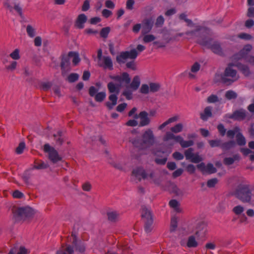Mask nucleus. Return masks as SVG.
Segmentation results:
<instances>
[{
  "label": "nucleus",
  "mask_w": 254,
  "mask_h": 254,
  "mask_svg": "<svg viewBox=\"0 0 254 254\" xmlns=\"http://www.w3.org/2000/svg\"><path fill=\"white\" fill-rule=\"evenodd\" d=\"M143 41L145 43H148L151 42L153 41L156 37L152 34H145L143 35Z\"/></svg>",
  "instance_id": "49"
},
{
  "label": "nucleus",
  "mask_w": 254,
  "mask_h": 254,
  "mask_svg": "<svg viewBox=\"0 0 254 254\" xmlns=\"http://www.w3.org/2000/svg\"><path fill=\"white\" fill-rule=\"evenodd\" d=\"M53 137L57 145L61 146L64 141L63 133L61 130H59L57 134H54Z\"/></svg>",
  "instance_id": "25"
},
{
  "label": "nucleus",
  "mask_w": 254,
  "mask_h": 254,
  "mask_svg": "<svg viewBox=\"0 0 254 254\" xmlns=\"http://www.w3.org/2000/svg\"><path fill=\"white\" fill-rule=\"evenodd\" d=\"M160 85L156 83H150L149 84V89L151 92H156L160 89Z\"/></svg>",
  "instance_id": "54"
},
{
  "label": "nucleus",
  "mask_w": 254,
  "mask_h": 254,
  "mask_svg": "<svg viewBox=\"0 0 254 254\" xmlns=\"http://www.w3.org/2000/svg\"><path fill=\"white\" fill-rule=\"evenodd\" d=\"M210 29L201 26H196V29L194 30L189 31L186 32L187 35H194L197 32H201V33H204L208 34L209 32Z\"/></svg>",
  "instance_id": "22"
},
{
  "label": "nucleus",
  "mask_w": 254,
  "mask_h": 254,
  "mask_svg": "<svg viewBox=\"0 0 254 254\" xmlns=\"http://www.w3.org/2000/svg\"><path fill=\"white\" fill-rule=\"evenodd\" d=\"M149 87L147 84H144L141 85L140 92L142 94H146L149 93Z\"/></svg>",
  "instance_id": "63"
},
{
  "label": "nucleus",
  "mask_w": 254,
  "mask_h": 254,
  "mask_svg": "<svg viewBox=\"0 0 254 254\" xmlns=\"http://www.w3.org/2000/svg\"><path fill=\"white\" fill-rule=\"evenodd\" d=\"M69 57H73L72 63L75 65L77 64L80 61V58L78 53L74 52H69L68 53Z\"/></svg>",
  "instance_id": "41"
},
{
  "label": "nucleus",
  "mask_w": 254,
  "mask_h": 254,
  "mask_svg": "<svg viewBox=\"0 0 254 254\" xmlns=\"http://www.w3.org/2000/svg\"><path fill=\"white\" fill-rule=\"evenodd\" d=\"M3 3L4 7L10 12L13 13L14 9L21 18L23 17L22 8L18 3H15L13 6L10 0H4Z\"/></svg>",
  "instance_id": "16"
},
{
  "label": "nucleus",
  "mask_w": 254,
  "mask_h": 254,
  "mask_svg": "<svg viewBox=\"0 0 254 254\" xmlns=\"http://www.w3.org/2000/svg\"><path fill=\"white\" fill-rule=\"evenodd\" d=\"M110 78L117 83V85L121 87L124 85L125 86L129 84L131 81V79L128 73L124 72L121 75H110Z\"/></svg>",
  "instance_id": "11"
},
{
  "label": "nucleus",
  "mask_w": 254,
  "mask_h": 254,
  "mask_svg": "<svg viewBox=\"0 0 254 254\" xmlns=\"http://www.w3.org/2000/svg\"><path fill=\"white\" fill-rule=\"evenodd\" d=\"M110 31V28L106 27L101 29L100 31V36L104 38H106Z\"/></svg>",
  "instance_id": "55"
},
{
  "label": "nucleus",
  "mask_w": 254,
  "mask_h": 254,
  "mask_svg": "<svg viewBox=\"0 0 254 254\" xmlns=\"http://www.w3.org/2000/svg\"><path fill=\"white\" fill-rule=\"evenodd\" d=\"M178 226V220L177 218L175 216L173 217L171 220L170 224V232H172L176 230Z\"/></svg>",
  "instance_id": "42"
},
{
  "label": "nucleus",
  "mask_w": 254,
  "mask_h": 254,
  "mask_svg": "<svg viewBox=\"0 0 254 254\" xmlns=\"http://www.w3.org/2000/svg\"><path fill=\"white\" fill-rule=\"evenodd\" d=\"M164 22V18L162 15H160L157 17L156 20L155 22V26L157 27H161Z\"/></svg>",
  "instance_id": "58"
},
{
  "label": "nucleus",
  "mask_w": 254,
  "mask_h": 254,
  "mask_svg": "<svg viewBox=\"0 0 254 254\" xmlns=\"http://www.w3.org/2000/svg\"><path fill=\"white\" fill-rule=\"evenodd\" d=\"M229 118L238 121L245 120L249 121L253 118V116L246 110L241 108L235 111L232 114L229 116Z\"/></svg>",
  "instance_id": "10"
},
{
  "label": "nucleus",
  "mask_w": 254,
  "mask_h": 254,
  "mask_svg": "<svg viewBox=\"0 0 254 254\" xmlns=\"http://www.w3.org/2000/svg\"><path fill=\"white\" fill-rule=\"evenodd\" d=\"M238 37L242 39H245L247 40H251L252 39V36L249 34L245 33H242L238 35Z\"/></svg>",
  "instance_id": "62"
},
{
  "label": "nucleus",
  "mask_w": 254,
  "mask_h": 254,
  "mask_svg": "<svg viewBox=\"0 0 254 254\" xmlns=\"http://www.w3.org/2000/svg\"><path fill=\"white\" fill-rule=\"evenodd\" d=\"M169 205L171 207L173 208L176 211L178 212L181 211V209L179 207V203L177 200L175 199L171 200L169 202Z\"/></svg>",
  "instance_id": "47"
},
{
  "label": "nucleus",
  "mask_w": 254,
  "mask_h": 254,
  "mask_svg": "<svg viewBox=\"0 0 254 254\" xmlns=\"http://www.w3.org/2000/svg\"><path fill=\"white\" fill-rule=\"evenodd\" d=\"M97 58L98 60V65L100 67L110 70L113 69V63L111 58L109 56H102V49L98 50Z\"/></svg>",
  "instance_id": "8"
},
{
  "label": "nucleus",
  "mask_w": 254,
  "mask_h": 254,
  "mask_svg": "<svg viewBox=\"0 0 254 254\" xmlns=\"http://www.w3.org/2000/svg\"><path fill=\"white\" fill-rule=\"evenodd\" d=\"M31 176V174L30 172V171H25L22 176V179L26 183H28V180Z\"/></svg>",
  "instance_id": "61"
},
{
  "label": "nucleus",
  "mask_w": 254,
  "mask_h": 254,
  "mask_svg": "<svg viewBox=\"0 0 254 254\" xmlns=\"http://www.w3.org/2000/svg\"><path fill=\"white\" fill-rule=\"evenodd\" d=\"M87 21V17L84 14H80L77 18L75 26L79 29H82L84 27V23Z\"/></svg>",
  "instance_id": "23"
},
{
  "label": "nucleus",
  "mask_w": 254,
  "mask_h": 254,
  "mask_svg": "<svg viewBox=\"0 0 254 254\" xmlns=\"http://www.w3.org/2000/svg\"><path fill=\"white\" fill-rule=\"evenodd\" d=\"M79 75L77 73H72L68 76L67 80L69 82L72 83L77 81Z\"/></svg>",
  "instance_id": "53"
},
{
  "label": "nucleus",
  "mask_w": 254,
  "mask_h": 254,
  "mask_svg": "<svg viewBox=\"0 0 254 254\" xmlns=\"http://www.w3.org/2000/svg\"><path fill=\"white\" fill-rule=\"evenodd\" d=\"M212 107L210 106L206 107L204 110L203 113L200 114V118L203 121H206L208 118L211 117L212 114Z\"/></svg>",
  "instance_id": "28"
},
{
  "label": "nucleus",
  "mask_w": 254,
  "mask_h": 254,
  "mask_svg": "<svg viewBox=\"0 0 254 254\" xmlns=\"http://www.w3.org/2000/svg\"><path fill=\"white\" fill-rule=\"evenodd\" d=\"M218 180L217 178H213L208 180L207 186L208 188H213L218 183Z\"/></svg>",
  "instance_id": "57"
},
{
  "label": "nucleus",
  "mask_w": 254,
  "mask_h": 254,
  "mask_svg": "<svg viewBox=\"0 0 254 254\" xmlns=\"http://www.w3.org/2000/svg\"><path fill=\"white\" fill-rule=\"evenodd\" d=\"M144 222L145 231L147 233H150L153 229V219H150L149 220H145Z\"/></svg>",
  "instance_id": "33"
},
{
  "label": "nucleus",
  "mask_w": 254,
  "mask_h": 254,
  "mask_svg": "<svg viewBox=\"0 0 254 254\" xmlns=\"http://www.w3.org/2000/svg\"><path fill=\"white\" fill-rule=\"evenodd\" d=\"M25 147V143L23 142H20L19 144L18 147L16 148V150H15L16 152L18 154H21L23 152Z\"/></svg>",
  "instance_id": "60"
},
{
  "label": "nucleus",
  "mask_w": 254,
  "mask_h": 254,
  "mask_svg": "<svg viewBox=\"0 0 254 254\" xmlns=\"http://www.w3.org/2000/svg\"><path fill=\"white\" fill-rule=\"evenodd\" d=\"M241 129L239 127H235L233 129L228 130L226 132L227 136L230 138H233L235 134L238 133Z\"/></svg>",
  "instance_id": "36"
},
{
  "label": "nucleus",
  "mask_w": 254,
  "mask_h": 254,
  "mask_svg": "<svg viewBox=\"0 0 254 254\" xmlns=\"http://www.w3.org/2000/svg\"><path fill=\"white\" fill-rule=\"evenodd\" d=\"M180 139H181L180 135H175L172 131H167L163 138L164 141H168L170 140H174L177 142H179Z\"/></svg>",
  "instance_id": "21"
},
{
  "label": "nucleus",
  "mask_w": 254,
  "mask_h": 254,
  "mask_svg": "<svg viewBox=\"0 0 254 254\" xmlns=\"http://www.w3.org/2000/svg\"><path fill=\"white\" fill-rule=\"evenodd\" d=\"M69 57L68 55H64L62 56L61 63V67L62 70V75L64 76L68 71V67L69 65Z\"/></svg>",
  "instance_id": "19"
},
{
  "label": "nucleus",
  "mask_w": 254,
  "mask_h": 254,
  "mask_svg": "<svg viewBox=\"0 0 254 254\" xmlns=\"http://www.w3.org/2000/svg\"><path fill=\"white\" fill-rule=\"evenodd\" d=\"M239 68L245 76H248L250 75V71L248 66L244 64H240L239 65Z\"/></svg>",
  "instance_id": "50"
},
{
  "label": "nucleus",
  "mask_w": 254,
  "mask_h": 254,
  "mask_svg": "<svg viewBox=\"0 0 254 254\" xmlns=\"http://www.w3.org/2000/svg\"><path fill=\"white\" fill-rule=\"evenodd\" d=\"M140 84V79L138 75H135L133 77L131 82H130L129 84L127 85V87H128L132 91H136L139 87Z\"/></svg>",
  "instance_id": "20"
},
{
  "label": "nucleus",
  "mask_w": 254,
  "mask_h": 254,
  "mask_svg": "<svg viewBox=\"0 0 254 254\" xmlns=\"http://www.w3.org/2000/svg\"><path fill=\"white\" fill-rule=\"evenodd\" d=\"M197 42L200 45L210 49L215 54L220 56H222L224 54L221 44L217 41H213L210 37L200 36L198 38Z\"/></svg>",
  "instance_id": "5"
},
{
  "label": "nucleus",
  "mask_w": 254,
  "mask_h": 254,
  "mask_svg": "<svg viewBox=\"0 0 254 254\" xmlns=\"http://www.w3.org/2000/svg\"><path fill=\"white\" fill-rule=\"evenodd\" d=\"M252 49V46L251 45H246L238 54L234 56V59L237 60L244 59L246 60L249 56V53L251 51Z\"/></svg>",
  "instance_id": "18"
},
{
  "label": "nucleus",
  "mask_w": 254,
  "mask_h": 254,
  "mask_svg": "<svg viewBox=\"0 0 254 254\" xmlns=\"http://www.w3.org/2000/svg\"><path fill=\"white\" fill-rule=\"evenodd\" d=\"M197 242L196 241L195 237L191 236L189 237L187 246L189 248H195L197 246Z\"/></svg>",
  "instance_id": "39"
},
{
  "label": "nucleus",
  "mask_w": 254,
  "mask_h": 254,
  "mask_svg": "<svg viewBox=\"0 0 254 254\" xmlns=\"http://www.w3.org/2000/svg\"><path fill=\"white\" fill-rule=\"evenodd\" d=\"M107 215L108 220L114 222L118 221L120 216V214L116 211L108 212H107Z\"/></svg>",
  "instance_id": "32"
},
{
  "label": "nucleus",
  "mask_w": 254,
  "mask_h": 254,
  "mask_svg": "<svg viewBox=\"0 0 254 254\" xmlns=\"http://www.w3.org/2000/svg\"><path fill=\"white\" fill-rule=\"evenodd\" d=\"M193 151V149L191 147L186 150L184 152L186 159L190 160L192 163H198L202 160V158L198 153H194Z\"/></svg>",
  "instance_id": "13"
},
{
  "label": "nucleus",
  "mask_w": 254,
  "mask_h": 254,
  "mask_svg": "<svg viewBox=\"0 0 254 254\" xmlns=\"http://www.w3.org/2000/svg\"><path fill=\"white\" fill-rule=\"evenodd\" d=\"M208 142L211 147H220L221 148L222 142L221 139L210 140Z\"/></svg>",
  "instance_id": "44"
},
{
  "label": "nucleus",
  "mask_w": 254,
  "mask_h": 254,
  "mask_svg": "<svg viewBox=\"0 0 254 254\" xmlns=\"http://www.w3.org/2000/svg\"><path fill=\"white\" fill-rule=\"evenodd\" d=\"M43 150L48 154V158L54 164L61 161L62 158L59 155L58 151L55 148L52 147L49 144L46 143L43 146Z\"/></svg>",
  "instance_id": "9"
},
{
  "label": "nucleus",
  "mask_w": 254,
  "mask_h": 254,
  "mask_svg": "<svg viewBox=\"0 0 254 254\" xmlns=\"http://www.w3.org/2000/svg\"><path fill=\"white\" fill-rule=\"evenodd\" d=\"M172 156H173V157L177 160H182L184 157V156L183 154H182V153H181L180 152H178V151L175 152L173 154Z\"/></svg>",
  "instance_id": "64"
},
{
  "label": "nucleus",
  "mask_w": 254,
  "mask_h": 254,
  "mask_svg": "<svg viewBox=\"0 0 254 254\" xmlns=\"http://www.w3.org/2000/svg\"><path fill=\"white\" fill-rule=\"evenodd\" d=\"M244 207L241 205H238L234 207L232 212L236 215H240L244 211Z\"/></svg>",
  "instance_id": "40"
},
{
  "label": "nucleus",
  "mask_w": 254,
  "mask_h": 254,
  "mask_svg": "<svg viewBox=\"0 0 254 254\" xmlns=\"http://www.w3.org/2000/svg\"><path fill=\"white\" fill-rule=\"evenodd\" d=\"M240 160V156L239 154H235L233 157H226L224 159V163L226 165H230L233 164L235 161H239Z\"/></svg>",
  "instance_id": "31"
},
{
  "label": "nucleus",
  "mask_w": 254,
  "mask_h": 254,
  "mask_svg": "<svg viewBox=\"0 0 254 254\" xmlns=\"http://www.w3.org/2000/svg\"><path fill=\"white\" fill-rule=\"evenodd\" d=\"M178 143H180L181 147L183 148L189 147L190 146H192L194 144V142L193 140H190L188 141H185L184 140L182 136H181V139H180Z\"/></svg>",
  "instance_id": "35"
},
{
  "label": "nucleus",
  "mask_w": 254,
  "mask_h": 254,
  "mask_svg": "<svg viewBox=\"0 0 254 254\" xmlns=\"http://www.w3.org/2000/svg\"><path fill=\"white\" fill-rule=\"evenodd\" d=\"M218 101V96L216 95L212 94L207 98V102L209 103H213Z\"/></svg>",
  "instance_id": "59"
},
{
  "label": "nucleus",
  "mask_w": 254,
  "mask_h": 254,
  "mask_svg": "<svg viewBox=\"0 0 254 254\" xmlns=\"http://www.w3.org/2000/svg\"><path fill=\"white\" fill-rule=\"evenodd\" d=\"M183 125L181 123H179L176 125L175 126L171 127V131L175 133H177L181 132L183 130Z\"/></svg>",
  "instance_id": "46"
},
{
  "label": "nucleus",
  "mask_w": 254,
  "mask_h": 254,
  "mask_svg": "<svg viewBox=\"0 0 254 254\" xmlns=\"http://www.w3.org/2000/svg\"><path fill=\"white\" fill-rule=\"evenodd\" d=\"M98 89L94 86H91L89 89V94L91 97H94L96 102H102L106 98V94L105 92L97 93Z\"/></svg>",
  "instance_id": "15"
},
{
  "label": "nucleus",
  "mask_w": 254,
  "mask_h": 254,
  "mask_svg": "<svg viewBox=\"0 0 254 254\" xmlns=\"http://www.w3.org/2000/svg\"><path fill=\"white\" fill-rule=\"evenodd\" d=\"M26 32L30 37L33 38L35 36V29L31 25L27 26Z\"/></svg>",
  "instance_id": "52"
},
{
  "label": "nucleus",
  "mask_w": 254,
  "mask_h": 254,
  "mask_svg": "<svg viewBox=\"0 0 254 254\" xmlns=\"http://www.w3.org/2000/svg\"><path fill=\"white\" fill-rule=\"evenodd\" d=\"M239 78L237 71L232 68V64H229L221 75L222 82L227 85H231Z\"/></svg>",
  "instance_id": "7"
},
{
  "label": "nucleus",
  "mask_w": 254,
  "mask_h": 254,
  "mask_svg": "<svg viewBox=\"0 0 254 254\" xmlns=\"http://www.w3.org/2000/svg\"><path fill=\"white\" fill-rule=\"evenodd\" d=\"M236 142L233 140H230L228 141L222 142L221 149L224 151H227L234 147L236 146Z\"/></svg>",
  "instance_id": "29"
},
{
  "label": "nucleus",
  "mask_w": 254,
  "mask_h": 254,
  "mask_svg": "<svg viewBox=\"0 0 254 254\" xmlns=\"http://www.w3.org/2000/svg\"><path fill=\"white\" fill-rule=\"evenodd\" d=\"M107 87L111 93L116 92L118 94L119 93V88L120 87L118 86L117 83L115 84L114 83L110 82L108 84Z\"/></svg>",
  "instance_id": "34"
},
{
  "label": "nucleus",
  "mask_w": 254,
  "mask_h": 254,
  "mask_svg": "<svg viewBox=\"0 0 254 254\" xmlns=\"http://www.w3.org/2000/svg\"><path fill=\"white\" fill-rule=\"evenodd\" d=\"M231 195L243 203H253L254 194L250 186L246 183L241 182L237 185L231 192Z\"/></svg>",
  "instance_id": "2"
},
{
  "label": "nucleus",
  "mask_w": 254,
  "mask_h": 254,
  "mask_svg": "<svg viewBox=\"0 0 254 254\" xmlns=\"http://www.w3.org/2000/svg\"><path fill=\"white\" fill-rule=\"evenodd\" d=\"M178 120V117L177 116H174L173 117L169 118L167 121L163 123L160 126L158 127V129L162 130L166 126L169 125V124L174 122Z\"/></svg>",
  "instance_id": "38"
},
{
  "label": "nucleus",
  "mask_w": 254,
  "mask_h": 254,
  "mask_svg": "<svg viewBox=\"0 0 254 254\" xmlns=\"http://www.w3.org/2000/svg\"><path fill=\"white\" fill-rule=\"evenodd\" d=\"M109 99L111 102H107L106 105L109 110H111L117 104L118 97L117 95L112 94L109 96Z\"/></svg>",
  "instance_id": "26"
},
{
  "label": "nucleus",
  "mask_w": 254,
  "mask_h": 254,
  "mask_svg": "<svg viewBox=\"0 0 254 254\" xmlns=\"http://www.w3.org/2000/svg\"><path fill=\"white\" fill-rule=\"evenodd\" d=\"M128 141L133 147L138 150H144L155 143L156 138L152 129L148 128L144 130L141 135L138 134V131L132 129L128 136Z\"/></svg>",
  "instance_id": "1"
},
{
  "label": "nucleus",
  "mask_w": 254,
  "mask_h": 254,
  "mask_svg": "<svg viewBox=\"0 0 254 254\" xmlns=\"http://www.w3.org/2000/svg\"><path fill=\"white\" fill-rule=\"evenodd\" d=\"M49 167L48 164L44 163L43 161H41L40 163H36V164L34 166L32 169H44Z\"/></svg>",
  "instance_id": "51"
},
{
  "label": "nucleus",
  "mask_w": 254,
  "mask_h": 254,
  "mask_svg": "<svg viewBox=\"0 0 254 254\" xmlns=\"http://www.w3.org/2000/svg\"><path fill=\"white\" fill-rule=\"evenodd\" d=\"M71 237L73 239L71 244L66 245L65 247L62 246L56 254H73L74 251L82 254L84 252L85 248L83 243L78 241L75 234L73 233Z\"/></svg>",
  "instance_id": "3"
},
{
  "label": "nucleus",
  "mask_w": 254,
  "mask_h": 254,
  "mask_svg": "<svg viewBox=\"0 0 254 254\" xmlns=\"http://www.w3.org/2000/svg\"><path fill=\"white\" fill-rule=\"evenodd\" d=\"M126 89L123 92L122 95L126 97L127 100H130L132 98V90L128 88V87L126 86Z\"/></svg>",
  "instance_id": "43"
},
{
  "label": "nucleus",
  "mask_w": 254,
  "mask_h": 254,
  "mask_svg": "<svg viewBox=\"0 0 254 254\" xmlns=\"http://www.w3.org/2000/svg\"><path fill=\"white\" fill-rule=\"evenodd\" d=\"M52 83L51 82H42L40 84V89L46 91L49 90L52 87Z\"/></svg>",
  "instance_id": "45"
},
{
  "label": "nucleus",
  "mask_w": 254,
  "mask_h": 254,
  "mask_svg": "<svg viewBox=\"0 0 254 254\" xmlns=\"http://www.w3.org/2000/svg\"><path fill=\"white\" fill-rule=\"evenodd\" d=\"M141 216L144 221L153 219V215L150 209L146 206L142 207Z\"/></svg>",
  "instance_id": "24"
},
{
  "label": "nucleus",
  "mask_w": 254,
  "mask_h": 254,
  "mask_svg": "<svg viewBox=\"0 0 254 254\" xmlns=\"http://www.w3.org/2000/svg\"><path fill=\"white\" fill-rule=\"evenodd\" d=\"M195 234L196 235H199V233L204 235L206 231V224L204 222H200L197 224Z\"/></svg>",
  "instance_id": "27"
},
{
  "label": "nucleus",
  "mask_w": 254,
  "mask_h": 254,
  "mask_svg": "<svg viewBox=\"0 0 254 254\" xmlns=\"http://www.w3.org/2000/svg\"><path fill=\"white\" fill-rule=\"evenodd\" d=\"M138 53L135 49H132L130 51L122 52L116 57V61L118 63L124 64L127 59L134 60L137 56Z\"/></svg>",
  "instance_id": "12"
},
{
  "label": "nucleus",
  "mask_w": 254,
  "mask_h": 254,
  "mask_svg": "<svg viewBox=\"0 0 254 254\" xmlns=\"http://www.w3.org/2000/svg\"><path fill=\"white\" fill-rule=\"evenodd\" d=\"M132 173L135 177L138 178L139 181H140L139 177H141L143 179L148 180L157 185H160L162 181L160 176L154 171H145L141 167L134 169Z\"/></svg>",
  "instance_id": "4"
},
{
  "label": "nucleus",
  "mask_w": 254,
  "mask_h": 254,
  "mask_svg": "<svg viewBox=\"0 0 254 254\" xmlns=\"http://www.w3.org/2000/svg\"><path fill=\"white\" fill-rule=\"evenodd\" d=\"M13 218L15 221L24 220L32 217L34 214V210L29 206L13 207L12 208Z\"/></svg>",
  "instance_id": "6"
},
{
  "label": "nucleus",
  "mask_w": 254,
  "mask_h": 254,
  "mask_svg": "<svg viewBox=\"0 0 254 254\" xmlns=\"http://www.w3.org/2000/svg\"><path fill=\"white\" fill-rule=\"evenodd\" d=\"M154 24V19L152 17L146 18L143 20L142 22V35H145L149 33L153 27Z\"/></svg>",
  "instance_id": "17"
},
{
  "label": "nucleus",
  "mask_w": 254,
  "mask_h": 254,
  "mask_svg": "<svg viewBox=\"0 0 254 254\" xmlns=\"http://www.w3.org/2000/svg\"><path fill=\"white\" fill-rule=\"evenodd\" d=\"M217 128L220 135L221 136H224L226 133V129L225 128L224 125L222 124H220L217 126Z\"/></svg>",
  "instance_id": "56"
},
{
  "label": "nucleus",
  "mask_w": 254,
  "mask_h": 254,
  "mask_svg": "<svg viewBox=\"0 0 254 254\" xmlns=\"http://www.w3.org/2000/svg\"><path fill=\"white\" fill-rule=\"evenodd\" d=\"M217 169L215 168L213 165L211 163L207 164L205 168V172H206L209 174L216 173Z\"/></svg>",
  "instance_id": "48"
},
{
  "label": "nucleus",
  "mask_w": 254,
  "mask_h": 254,
  "mask_svg": "<svg viewBox=\"0 0 254 254\" xmlns=\"http://www.w3.org/2000/svg\"><path fill=\"white\" fill-rule=\"evenodd\" d=\"M134 119L139 118L140 121L138 126L140 127L148 126L150 123V119L148 117V114L146 111H141L139 114H135L133 116Z\"/></svg>",
  "instance_id": "14"
},
{
  "label": "nucleus",
  "mask_w": 254,
  "mask_h": 254,
  "mask_svg": "<svg viewBox=\"0 0 254 254\" xmlns=\"http://www.w3.org/2000/svg\"><path fill=\"white\" fill-rule=\"evenodd\" d=\"M236 143L239 146H244L246 144V139L241 131L236 135Z\"/></svg>",
  "instance_id": "30"
},
{
  "label": "nucleus",
  "mask_w": 254,
  "mask_h": 254,
  "mask_svg": "<svg viewBox=\"0 0 254 254\" xmlns=\"http://www.w3.org/2000/svg\"><path fill=\"white\" fill-rule=\"evenodd\" d=\"M237 93L233 90H230L226 92L225 97L228 100L235 99L237 98Z\"/></svg>",
  "instance_id": "37"
}]
</instances>
